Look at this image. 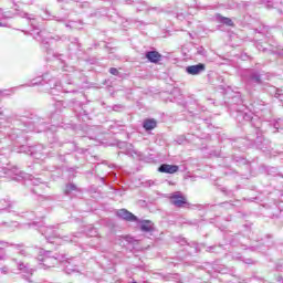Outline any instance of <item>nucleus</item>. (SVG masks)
I'll list each match as a JSON object with an SVG mask.
<instances>
[{"instance_id":"nucleus-6","label":"nucleus","mask_w":283,"mask_h":283,"mask_svg":"<svg viewBox=\"0 0 283 283\" xmlns=\"http://www.w3.org/2000/svg\"><path fill=\"white\" fill-rule=\"evenodd\" d=\"M117 218L126 220V222H138V217L129 212L127 209H119L116 211Z\"/></svg>"},{"instance_id":"nucleus-31","label":"nucleus","mask_w":283,"mask_h":283,"mask_svg":"<svg viewBox=\"0 0 283 283\" xmlns=\"http://www.w3.org/2000/svg\"><path fill=\"white\" fill-rule=\"evenodd\" d=\"M185 244H187V240H186V239H182V240H181V247H185Z\"/></svg>"},{"instance_id":"nucleus-26","label":"nucleus","mask_w":283,"mask_h":283,"mask_svg":"<svg viewBox=\"0 0 283 283\" xmlns=\"http://www.w3.org/2000/svg\"><path fill=\"white\" fill-rule=\"evenodd\" d=\"M109 73L113 74V76H118V69L116 67H111Z\"/></svg>"},{"instance_id":"nucleus-25","label":"nucleus","mask_w":283,"mask_h":283,"mask_svg":"<svg viewBox=\"0 0 283 283\" xmlns=\"http://www.w3.org/2000/svg\"><path fill=\"white\" fill-rule=\"evenodd\" d=\"M15 88H10V90H2L0 91V96H10V94H13Z\"/></svg>"},{"instance_id":"nucleus-1","label":"nucleus","mask_w":283,"mask_h":283,"mask_svg":"<svg viewBox=\"0 0 283 283\" xmlns=\"http://www.w3.org/2000/svg\"><path fill=\"white\" fill-rule=\"evenodd\" d=\"M36 260L38 262H41L39 264V269H51V266H54L57 262H60L61 264H63L65 273H67V275H71V273H76L78 271V265H76L75 259H70L65 256V254H54V252L50 250H39Z\"/></svg>"},{"instance_id":"nucleus-22","label":"nucleus","mask_w":283,"mask_h":283,"mask_svg":"<svg viewBox=\"0 0 283 283\" xmlns=\"http://www.w3.org/2000/svg\"><path fill=\"white\" fill-rule=\"evenodd\" d=\"M0 205H1V209H8L12 207V201H10V199H2L0 201Z\"/></svg>"},{"instance_id":"nucleus-21","label":"nucleus","mask_w":283,"mask_h":283,"mask_svg":"<svg viewBox=\"0 0 283 283\" xmlns=\"http://www.w3.org/2000/svg\"><path fill=\"white\" fill-rule=\"evenodd\" d=\"M14 176L13 177V180H23V178H25V172L19 170V169H15L14 170Z\"/></svg>"},{"instance_id":"nucleus-33","label":"nucleus","mask_w":283,"mask_h":283,"mask_svg":"<svg viewBox=\"0 0 283 283\" xmlns=\"http://www.w3.org/2000/svg\"><path fill=\"white\" fill-rule=\"evenodd\" d=\"M20 255H25V250H21Z\"/></svg>"},{"instance_id":"nucleus-8","label":"nucleus","mask_w":283,"mask_h":283,"mask_svg":"<svg viewBox=\"0 0 283 283\" xmlns=\"http://www.w3.org/2000/svg\"><path fill=\"white\" fill-rule=\"evenodd\" d=\"M178 169L176 165L163 164L159 166L158 171L160 174H176Z\"/></svg>"},{"instance_id":"nucleus-28","label":"nucleus","mask_w":283,"mask_h":283,"mask_svg":"<svg viewBox=\"0 0 283 283\" xmlns=\"http://www.w3.org/2000/svg\"><path fill=\"white\" fill-rule=\"evenodd\" d=\"M282 122V119H279V122H276V124H274L275 129H280V123Z\"/></svg>"},{"instance_id":"nucleus-30","label":"nucleus","mask_w":283,"mask_h":283,"mask_svg":"<svg viewBox=\"0 0 283 283\" xmlns=\"http://www.w3.org/2000/svg\"><path fill=\"white\" fill-rule=\"evenodd\" d=\"M55 21H57L59 23H63L65 21V19L61 18V19H55Z\"/></svg>"},{"instance_id":"nucleus-13","label":"nucleus","mask_w":283,"mask_h":283,"mask_svg":"<svg viewBox=\"0 0 283 283\" xmlns=\"http://www.w3.org/2000/svg\"><path fill=\"white\" fill-rule=\"evenodd\" d=\"M8 19H12V14L0 10V28H8Z\"/></svg>"},{"instance_id":"nucleus-24","label":"nucleus","mask_w":283,"mask_h":283,"mask_svg":"<svg viewBox=\"0 0 283 283\" xmlns=\"http://www.w3.org/2000/svg\"><path fill=\"white\" fill-rule=\"evenodd\" d=\"M72 191H76V185H74V184L66 185V189H65L66 196H70V193H72Z\"/></svg>"},{"instance_id":"nucleus-35","label":"nucleus","mask_w":283,"mask_h":283,"mask_svg":"<svg viewBox=\"0 0 283 283\" xmlns=\"http://www.w3.org/2000/svg\"><path fill=\"white\" fill-rule=\"evenodd\" d=\"M77 235H81V232H78Z\"/></svg>"},{"instance_id":"nucleus-17","label":"nucleus","mask_w":283,"mask_h":283,"mask_svg":"<svg viewBox=\"0 0 283 283\" xmlns=\"http://www.w3.org/2000/svg\"><path fill=\"white\" fill-rule=\"evenodd\" d=\"M165 280H166L167 282H171V280H174V281L177 282V283H182V282L180 281V274H168L167 276H165Z\"/></svg>"},{"instance_id":"nucleus-7","label":"nucleus","mask_w":283,"mask_h":283,"mask_svg":"<svg viewBox=\"0 0 283 283\" xmlns=\"http://www.w3.org/2000/svg\"><path fill=\"white\" fill-rule=\"evenodd\" d=\"M207 67L203 63H199L196 65H189L186 67L187 74H190V76H198V74H202Z\"/></svg>"},{"instance_id":"nucleus-14","label":"nucleus","mask_w":283,"mask_h":283,"mask_svg":"<svg viewBox=\"0 0 283 283\" xmlns=\"http://www.w3.org/2000/svg\"><path fill=\"white\" fill-rule=\"evenodd\" d=\"M18 271L24 273L25 275H32L34 270L30 269L28 265L23 264L22 262H17Z\"/></svg>"},{"instance_id":"nucleus-3","label":"nucleus","mask_w":283,"mask_h":283,"mask_svg":"<svg viewBox=\"0 0 283 283\" xmlns=\"http://www.w3.org/2000/svg\"><path fill=\"white\" fill-rule=\"evenodd\" d=\"M40 233L44 235L46 242L51 244H59V232L54 227H42L40 228Z\"/></svg>"},{"instance_id":"nucleus-19","label":"nucleus","mask_w":283,"mask_h":283,"mask_svg":"<svg viewBox=\"0 0 283 283\" xmlns=\"http://www.w3.org/2000/svg\"><path fill=\"white\" fill-rule=\"evenodd\" d=\"M43 149V146H34L30 148L31 151V156H33L34 158H41V156H39V154H36L35 151H41Z\"/></svg>"},{"instance_id":"nucleus-9","label":"nucleus","mask_w":283,"mask_h":283,"mask_svg":"<svg viewBox=\"0 0 283 283\" xmlns=\"http://www.w3.org/2000/svg\"><path fill=\"white\" fill-rule=\"evenodd\" d=\"M140 224V230L144 231V233H149L154 231V223L150 220H138L135 221Z\"/></svg>"},{"instance_id":"nucleus-36","label":"nucleus","mask_w":283,"mask_h":283,"mask_svg":"<svg viewBox=\"0 0 283 283\" xmlns=\"http://www.w3.org/2000/svg\"><path fill=\"white\" fill-rule=\"evenodd\" d=\"M277 94V96H280V93H276Z\"/></svg>"},{"instance_id":"nucleus-29","label":"nucleus","mask_w":283,"mask_h":283,"mask_svg":"<svg viewBox=\"0 0 283 283\" xmlns=\"http://www.w3.org/2000/svg\"><path fill=\"white\" fill-rule=\"evenodd\" d=\"M1 273H4V275L8 274V268H1Z\"/></svg>"},{"instance_id":"nucleus-5","label":"nucleus","mask_w":283,"mask_h":283,"mask_svg":"<svg viewBox=\"0 0 283 283\" xmlns=\"http://www.w3.org/2000/svg\"><path fill=\"white\" fill-rule=\"evenodd\" d=\"M170 202L175 207L182 208L187 205V198L182 196V192L177 191L170 196Z\"/></svg>"},{"instance_id":"nucleus-11","label":"nucleus","mask_w":283,"mask_h":283,"mask_svg":"<svg viewBox=\"0 0 283 283\" xmlns=\"http://www.w3.org/2000/svg\"><path fill=\"white\" fill-rule=\"evenodd\" d=\"M255 83L256 85L262 84V80L260 78V74L256 72H250L249 78H248V85H253Z\"/></svg>"},{"instance_id":"nucleus-2","label":"nucleus","mask_w":283,"mask_h":283,"mask_svg":"<svg viewBox=\"0 0 283 283\" xmlns=\"http://www.w3.org/2000/svg\"><path fill=\"white\" fill-rule=\"evenodd\" d=\"M44 83L49 85L52 94H56L54 93V90H61V82L55 77H52L50 74H44L42 77L32 80L31 85H43Z\"/></svg>"},{"instance_id":"nucleus-10","label":"nucleus","mask_w":283,"mask_h":283,"mask_svg":"<svg viewBox=\"0 0 283 283\" xmlns=\"http://www.w3.org/2000/svg\"><path fill=\"white\" fill-rule=\"evenodd\" d=\"M146 59L150 63H158V61H160V59H163V55H160V53H158L157 51H148V52H146Z\"/></svg>"},{"instance_id":"nucleus-16","label":"nucleus","mask_w":283,"mask_h":283,"mask_svg":"<svg viewBox=\"0 0 283 283\" xmlns=\"http://www.w3.org/2000/svg\"><path fill=\"white\" fill-rule=\"evenodd\" d=\"M217 21L219 23H223V25H229L230 28L233 27V20H231V18H226L220 14H217Z\"/></svg>"},{"instance_id":"nucleus-12","label":"nucleus","mask_w":283,"mask_h":283,"mask_svg":"<svg viewBox=\"0 0 283 283\" xmlns=\"http://www.w3.org/2000/svg\"><path fill=\"white\" fill-rule=\"evenodd\" d=\"M85 235H87L88 238H96V235H98V230H96V228H94V226L90 224V226H85L84 229L82 230Z\"/></svg>"},{"instance_id":"nucleus-32","label":"nucleus","mask_w":283,"mask_h":283,"mask_svg":"<svg viewBox=\"0 0 283 283\" xmlns=\"http://www.w3.org/2000/svg\"><path fill=\"white\" fill-rule=\"evenodd\" d=\"M245 264H253V261H251V259H248V260L245 261Z\"/></svg>"},{"instance_id":"nucleus-18","label":"nucleus","mask_w":283,"mask_h":283,"mask_svg":"<svg viewBox=\"0 0 283 283\" xmlns=\"http://www.w3.org/2000/svg\"><path fill=\"white\" fill-rule=\"evenodd\" d=\"M214 271L217 273H221L222 275H226L227 273H229V268L224 266V265H216L214 266Z\"/></svg>"},{"instance_id":"nucleus-27","label":"nucleus","mask_w":283,"mask_h":283,"mask_svg":"<svg viewBox=\"0 0 283 283\" xmlns=\"http://www.w3.org/2000/svg\"><path fill=\"white\" fill-rule=\"evenodd\" d=\"M7 224V227H14V228H17V227H19V223H17V221H12L11 223H6Z\"/></svg>"},{"instance_id":"nucleus-15","label":"nucleus","mask_w":283,"mask_h":283,"mask_svg":"<svg viewBox=\"0 0 283 283\" xmlns=\"http://www.w3.org/2000/svg\"><path fill=\"white\" fill-rule=\"evenodd\" d=\"M156 119H145L143 123V127L146 132H151V129H156Z\"/></svg>"},{"instance_id":"nucleus-4","label":"nucleus","mask_w":283,"mask_h":283,"mask_svg":"<svg viewBox=\"0 0 283 283\" xmlns=\"http://www.w3.org/2000/svg\"><path fill=\"white\" fill-rule=\"evenodd\" d=\"M22 19H28L29 21H33L31 22V27L33 28V32L31 34L33 39H35V41H40L41 43H45V39H43L44 32L39 30V28H36V25L34 24V22L36 21L34 15L29 13H22Z\"/></svg>"},{"instance_id":"nucleus-20","label":"nucleus","mask_w":283,"mask_h":283,"mask_svg":"<svg viewBox=\"0 0 283 283\" xmlns=\"http://www.w3.org/2000/svg\"><path fill=\"white\" fill-rule=\"evenodd\" d=\"M81 22L71 21L70 23H66L65 27L70 28L71 30H81Z\"/></svg>"},{"instance_id":"nucleus-34","label":"nucleus","mask_w":283,"mask_h":283,"mask_svg":"<svg viewBox=\"0 0 283 283\" xmlns=\"http://www.w3.org/2000/svg\"><path fill=\"white\" fill-rule=\"evenodd\" d=\"M137 10H143V9H139V7H137Z\"/></svg>"},{"instance_id":"nucleus-23","label":"nucleus","mask_w":283,"mask_h":283,"mask_svg":"<svg viewBox=\"0 0 283 283\" xmlns=\"http://www.w3.org/2000/svg\"><path fill=\"white\" fill-rule=\"evenodd\" d=\"M10 247H20L21 248V247H23V244L15 245V244H12V243H8L6 241H0V249H8Z\"/></svg>"}]
</instances>
